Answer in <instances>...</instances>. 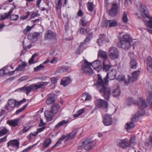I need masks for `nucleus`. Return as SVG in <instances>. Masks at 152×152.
Segmentation results:
<instances>
[{
    "label": "nucleus",
    "mask_w": 152,
    "mask_h": 152,
    "mask_svg": "<svg viewBox=\"0 0 152 152\" xmlns=\"http://www.w3.org/2000/svg\"><path fill=\"white\" fill-rule=\"evenodd\" d=\"M116 72L115 69H112L107 73L104 80L100 75H98V79L96 82L97 88L99 93L102 94L104 99L107 101L109 100L111 94L110 88L106 86L109 82L108 80H111L114 79L116 77Z\"/></svg>",
    "instance_id": "obj_1"
},
{
    "label": "nucleus",
    "mask_w": 152,
    "mask_h": 152,
    "mask_svg": "<svg viewBox=\"0 0 152 152\" xmlns=\"http://www.w3.org/2000/svg\"><path fill=\"white\" fill-rule=\"evenodd\" d=\"M49 82H39L37 83L32 84L29 86H25L20 88L19 89L23 92H25L28 95L31 91H37L39 89H44L49 83Z\"/></svg>",
    "instance_id": "obj_2"
},
{
    "label": "nucleus",
    "mask_w": 152,
    "mask_h": 152,
    "mask_svg": "<svg viewBox=\"0 0 152 152\" xmlns=\"http://www.w3.org/2000/svg\"><path fill=\"white\" fill-rule=\"evenodd\" d=\"M132 41V39L130 35L126 34L120 39V41L117 43V45L118 47L121 48L126 50H128L130 48V43Z\"/></svg>",
    "instance_id": "obj_3"
},
{
    "label": "nucleus",
    "mask_w": 152,
    "mask_h": 152,
    "mask_svg": "<svg viewBox=\"0 0 152 152\" xmlns=\"http://www.w3.org/2000/svg\"><path fill=\"white\" fill-rule=\"evenodd\" d=\"M140 14L144 18H146L149 19L146 24L147 27L150 28H152V17L149 15L148 10L145 5L141 3L140 8Z\"/></svg>",
    "instance_id": "obj_4"
},
{
    "label": "nucleus",
    "mask_w": 152,
    "mask_h": 152,
    "mask_svg": "<svg viewBox=\"0 0 152 152\" xmlns=\"http://www.w3.org/2000/svg\"><path fill=\"white\" fill-rule=\"evenodd\" d=\"M81 64V71L86 75H91L93 73V70L91 67V64L86 60L84 59L80 62Z\"/></svg>",
    "instance_id": "obj_5"
},
{
    "label": "nucleus",
    "mask_w": 152,
    "mask_h": 152,
    "mask_svg": "<svg viewBox=\"0 0 152 152\" xmlns=\"http://www.w3.org/2000/svg\"><path fill=\"white\" fill-rule=\"evenodd\" d=\"M96 142L91 140L89 138H87L85 140L80 144L78 146V148L81 149L85 148V149L88 150L91 149L95 145Z\"/></svg>",
    "instance_id": "obj_6"
},
{
    "label": "nucleus",
    "mask_w": 152,
    "mask_h": 152,
    "mask_svg": "<svg viewBox=\"0 0 152 152\" xmlns=\"http://www.w3.org/2000/svg\"><path fill=\"white\" fill-rule=\"evenodd\" d=\"M77 131L74 130L72 132L63 135L60 138L59 140L53 146V147H56L60 144L63 140L65 139L66 141L71 140L74 138L76 134Z\"/></svg>",
    "instance_id": "obj_7"
},
{
    "label": "nucleus",
    "mask_w": 152,
    "mask_h": 152,
    "mask_svg": "<svg viewBox=\"0 0 152 152\" xmlns=\"http://www.w3.org/2000/svg\"><path fill=\"white\" fill-rule=\"evenodd\" d=\"M137 103V105L139 106L140 110H141L140 111L138 112L137 114L140 116L143 115L145 113V112L143 109L147 107V103L145 102V100L142 98L140 99Z\"/></svg>",
    "instance_id": "obj_8"
},
{
    "label": "nucleus",
    "mask_w": 152,
    "mask_h": 152,
    "mask_svg": "<svg viewBox=\"0 0 152 152\" xmlns=\"http://www.w3.org/2000/svg\"><path fill=\"white\" fill-rule=\"evenodd\" d=\"M26 101V99H23L22 100L18 102L14 99H10L8 101V104L9 107L14 109L16 106L20 105Z\"/></svg>",
    "instance_id": "obj_9"
},
{
    "label": "nucleus",
    "mask_w": 152,
    "mask_h": 152,
    "mask_svg": "<svg viewBox=\"0 0 152 152\" xmlns=\"http://www.w3.org/2000/svg\"><path fill=\"white\" fill-rule=\"evenodd\" d=\"M109 57L111 59H115L119 56L118 51L117 48L115 47H111L109 49Z\"/></svg>",
    "instance_id": "obj_10"
},
{
    "label": "nucleus",
    "mask_w": 152,
    "mask_h": 152,
    "mask_svg": "<svg viewBox=\"0 0 152 152\" xmlns=\"http://www.w3.org/2000/svg\"><path fill=\"white\" fill-rule=\"evenodd\" d=\"M118 7L117 3L112 4L111 9L109 11V15L112 17H114L117 14Z\"/></svg>",
    "instance_id": "obj_11"
},
{
    "label": "nucleus",
    "mask_w": 152,
    "mask_h": 152,
    "mask_svg": "<svg viewBox=\"0 0 152 152\" xmlns=\"http://www.w3.org/2000/svg\"><path fill=\"white\" fill-rule=\"evenodd\" d=\"M129 56L130 60L129 62V66L132 69H136L138 64L134 58V54L133 53H129Z\"/></svg>",
    "instance_id": "obj_12"
},
{
    "label": "nucleus",
    "mask_w": 152,
    "mask_h": 152,
    "mask_svg": "<svg viewBox=\"0 0 152 152\" xmlns=\"http://www.w3.org/2000/svg\"><path fill=\"white\" fill-rule=\"evenodd\" d=\"M102 122L106 126L111 125L113 123V119L111 115L108 114L105 115L103 118Z\"/></svg>",
    "instance_id": "obj_13"
},
{
    "label": "nucleus",
    "mask_w": 152,
    "mask_h": 152,
    "mask_svg": "<svg viewBox=\"0 0 152 152\" xmlns=\"http://www.w3.org/2000/svg\"><path fill=\"white\" fill-rule=\"evenodd\" d=\"M118 146L124 149L126 147L131 146L130 144L125 139L120 140L118 142Z\"/></svg>",
    "instance_id": "obj_14"
},
{
    "label": "nucleus",
    "mask_w": 152,
    "mask_h": 152,
    "mask_svg": "<svg viewBox=\"0 0 152 152\" xmlns=\"http://www.w3.org/2000/svg\"><path fill=\"white\" fill-rule=\"evenodd\" d=\"M19 141L17 139L10 140L7 143V147L11 146L18 149L19 147Z\"/></svg>",
    "instance_id": "obj_15"
},
{
    "label": "nucleus",
    "mask_w": 152,
    "mask_h": 152,
    "mask_svg": "<svg viewBox=\"0 0 152 152\" xmlns=\"http://www.w3.org/2000/svg\"><path fill=\"white\" fill-rule=\"evenodd\" d=\"M40 35V33L38 32H35L33 33L29 34L27 37L28 39L33 40L34 42L38 40V37Z\"/></svg>",
    "instance_id": "obj_16"
},
{
    "label": "nucleus",
    "mask_w": 152,
    "mask_h": 152,
    "mask_svg": "<svg viewBox=\"0 0 152 152\" xmlns=\"http://www.w3.org/2000/svg\"><path fill=\"white\" fill-rule=\"evenodd\" d=\"M96 104L99 108H107L108 103L103 100L98 99L96 100Z\"/></svg>",
    "instance_id": "obj_17"
},
{
    "label": "nucleus",
    "mask_w": 152,
    "mask_h": 152,
    "mask_svg": "<svg viewBox=\"0 0 152 152\" xmlns=\"http://www.w3.org/2000/svg\"><path fill=\"white\" fill-rule=\"evenodd\" d=\"M55 101V94L52 93L48 95V98L46 103L47 104H50L53 103Z\"/></svg>",
    "instance_id": "obj_18"
},
{
    "label": "nucleus",
    "mask_w": 152,
    "mask_h": 152,
    "mask_svg": "<svg viewBox=\"0 0 152 152\" xmlns=\"http://www.w3.org/2000/svg\"><path fill=\"white\" fill-rule=\"evenodd\" d=\"M71 82V79L69 77H64L61 80L60 85L64 86H66L70 84Z\"/></svg>",
    "instance_id": "obj_19"
},
{
    "label": "nucleus",
    "mask_w": 152,
    "mask_h": 152,
    "mask_svg": "<svg viewBox=\"0 0 152 152\" xmlns=\"http://www.w3.org/2000/svg\"><path fill=\"white\" fill-rule=\"evenodd\" d=\"M14 10V8H11L9 11L8 13H5L3 14H0L1 20H4L8 18L10 15L13 12Z\"/></svg>",
    "instance_id": "obj_20"
},
{
    "label": "nucleus",
    "mask_w": 152,
    "mask_h": 152,
    "mask_svg": "<svg viewBox=\"0 0 152 152\" xmlns=\"http://www.w3.org/2000/svg\"><path fill=\"white\" fill-rule=\"evenodd\" d=\"M19 119H16L15 120H8L7 122V123L10 126L15 127L18 125Z\"/></svg>",
    "instance_id": "obj_21"
},
{
    "label": "nucleus",
    "mask_w": 152,
    "mask_h": 152,
    "mask_svg": "<svg viewBox=\"0 0 152 152\" xmlns=\"http://www.w3.org/2000/svg\"><path fill=\"white\" fill-rule=\"evenodd\" d=\"M104 23L106 26H109L111 27L115 26L118 25V23L115 20H108L105 21Z\"/></svg>",
    "instance_id": "obj_22"
},
{
    "label": "nucleus",
    "mask_w": 152,
    "mask_h": 152,
    "mask_svg": "<svg viewBox=\"0 0 152 152\" xmlns=\"http://www.w3.org/2000/svg\"><path fill=\"white\" fill-rule=\"evenodd\" d=\"M103 70L106 72L108 71L111 66V65L110 64L108 60L103 61Z\"/></svg>",
    "instance_id": "obj_23"
},
{
    "label": "nucleus",
    "mask_w": 152,
    "mask_h": 152,
    "mask_svg": "<svg viewBox=\"0 0 152 152\" xmlns=\"http://www.w3.org/2000/svg\"><path fill=\"white\" fill-rule=\"evenodd\" d=\"M60 108L59 104H54L52 106L51 111L52 114H56L58 112Z\"/></svg>",
    "instance_id": "obj_24"
},
{
    "label": "nucleus",
    "mask_w": 152,
    "mask_h": 152,
    "mask_svg": "<svg viewBox=\"0 0 152 152\" xmlns=\"http://www.w3.org/2000/svg\"><path fill=\"white\" fill-rule=\"evenodd\" d=\"M53 114L51 110H47L45 112V117L48 121H50L52 120L53 117Z\"/></svg>",
    "instance_id": "obj_25"
},
{
    "label": "nucleus",
    "mask_w": 152,
    "mask_h": 152,
    "mask_svg": "<svg viewBox=\"0 0 152 152\" xmlns=\"http://www.w3.org/2000/svg\"><path fill=\"white\" fill-rule=\"evenodd\" d=\"M140 71L139 70L133 72L132 77V82H133L137 80Z\"/></svg>",
    "instance_id": "obj_26"
},
{
    "label": "nucleus",
    "mask_w": 152,
    "mask_h": 152,
    "mask_svg": "<svg viewBox=\"0 0 152 152\" xmlns=\"http://www.w3.org/2000/svg\"><path fill=\"white\" fill-rule=\"evenodd\" d=\"M106 36L104 34H101L99 36L98 43L99 46H102L105 40Z\"/></svg>",
    "instance_id": "obj_27"
},
{
    "label": "nucleus",
    "mask_w": 152,
    "mask_h": 152,
    "mask_svg": "<svg viewBox=\"0 0 152 152\" xmlns=\"http://www.w3.org/2000/svg\"><path fill=\"white\" fill-rule=\"evenodd\" d=\"M70 70V68L68 66H62L59 67L56 71L57 73H62L68 72Z\"/></svg>",
    "instance_id": "obj_28"
},
{
    "label": "nucleus",
    "mask_w": 152,
    "mask_h": 152,
    "mask_svg": "<svg viewBox=\"0 0 152 152\" xmlns=\"http://www.w3.org/2000/svg\"><path fill=\"white\" fill-rule=\"evenodd\" d=\"M98 56L103 59V61L105 60H108L107 59V56L106 52L102 50H100L98 53Z\"/></svg>",
    "instance_id": "obj_29"
},
{
    "label": "nucleus",
    "mask_w": 152,
    "mask_h": 152,
    "mask_svg": "<svg viewBox=\"0 0 152 152\" xmlns=\"http://www.w3.org/2000/svg\"><path fill=\"white\" fill-rule=\"evenodd\" d=\"M87 34L86 37V39L84 40L83 42L81 43L82 44H85L87 42L89 41L93 37V35L92 32L90 31Z\"/></svg>",
    "instance_id": "obj_30"
},
{
    "label": "nucleus",
    "mask_w": 152,
    "mask_h": 152,
    "mask_svg": "<svg viewBox=\"0 0 152 152\" xmlns=\"http://www.w3.org/2000/svg\"><path fill=\"white\" fill-rule=\"evenodd\" d=\"M147 99L150 104V106L152 108V91H149L147 94Z\"/></svg>",
    "instance_id": "obj_31"
},
{
    "label": "nucleus",
    "mask_w": 152,
    "mask_h": 152,
    "mask_svg": "<svg viewBox=\"0 0 152 152\" xmlns=\"http://www.w3.org/2000/svg\"><path fill=\"white\" fill-rule=\"evenodd\" d=\"M51 142L52 140L50 138H46L42 144L43 147L44 148H47L50 145Z\"/></svg>",
    "instance_id": "obj_32"
},
{
    "label": "nucleus",
    "mask_w": 152,
    "mask_h": 152,
    "mask_svg": "<svg viewBox=\"0 0 152 152\" xmlns=\"http://www.w3.org/2000/svg\"><path fill=\"white\" fill-rule=\"evenodd\" d=\"M87 7L88 10L90 12H92L93 11L94 4H93V1L90 0L87 3Z\"/></svg>",
    "instance_id": "obj_33"
},
{
    "label": "nucleus",
    "mask_w": 152,
    "mask_h": 152,
    "mask_svg": "<svg viewBox=\"0 0 152 152\" xmlns=\"http://www.w3.org/2000/svg\"><path fill=\"white\" fill-rule=\"evenodd\" d=\"M147 70L149 71L150 69H152V58L150 57H148L147 58Z\"/></svg>",
    "instance_id": "obj_34"
},
{
    "label": "nucleus",
    "mask_w": 152,
    "mask_h": 152,
    "mask_svg": "<svg viewBox=\"0 0 152 152\" xmlns=\"http://www.w3.org/2000/svg\"><path fill=\"white\" fill-rule=\"evenodd\" d=\"M45 37L48 39H52L55 36L53 32L51 30H48L46 31L45 35Z\"/></svg>",
    "instance_id": "obj_35"
},
{
    "label": "nucleus",
    "mask_w": 152,
    "mask_h": 152,
    "mask_svg": "<svg viewBox=\"0 0 152 152\" xmlns=\"http://www.w3.org/2000/svg\"><path fill=\"white\" fill-rule=\"evenodd\" d=\"M115 86L117 88L113 90L112 93V94L114 96L117 97L120 95L121 91L118 86L116 85Z\"/></svg>",
    "instance_id": "obj_36"
},
{
    "label": "nucleus",
    "mask_w": 152,
    "mask_h": 152,
    "mask_svg": "<svg viewBox=\"0 0 152 152\" xmlns=\"http://www.w3.org/2000/svg\"><path fill=\"white\" fill-rule=\"evenodd\" d=\"M91 64V66L93 68H98V66H101V62L99 60H96Z\"/></svg>",
    "instance_id": "obj_37"
},
{
    "label": "nucleus",
    "mask_w": 152,
    "mask_h": 152,
    "mask_svg": "<svg viewBox=\"0 0 152 152\" xmlns=\"http://www.w3.org/2000/svg\"><path fill=\"white\" fill-rule=\"evenodd\" d=\"M137 102L134 100L133 98H129L128 99L127 103V105L130 106L132 104H137Z\"/></svg>",
    "instance_id": "obj_38"
},
{
    "label": "nucleus",
    "mask_w": 152,
    "mask_h": 152,
    "mask_svg": "<svg viewBox=\"0 0 152 152\" xmlns=\"http://www.w3.org/2000/svg\"><path fill=\"white\" fill-rule=\"evenodd\" d=\"M68 122V121H65V120H62L61 121L59 122L55 126V127L56 128H58L60 126H63L64 125L66 124Z\"/></svg>",
    "instance_id": "obj_39"
},
{
    "label": "nucleus",
    "mask_w": 152,
    "mask_h": 152,
    "mask_svg": "<svg viewBox=\"0 0 152 152\" xmlns=\"http://www.w3.org/2000/svg\"><path fill=\"white\" fill-rule=\"evenodd\" d=\"M134 125L133 122L131 121L129 123H127L125 127L127 129H129L134 127Z\"/></svg>",
    "instance_id": "obj_40"
},
{
    "label": "nucleus",
    "mask_w": 152,
    "mask_h": 152,
    "mask_svg": "<svg viewBox=\"0 0 152 152\" xmlns=\"http://www.w3.org/2000/svg\"><path fill=\"white\" fill-rule=\"evenodd\" d=\"M79 31L80 33L83 34H85L90 31V30L89 28H87L85 29L83 28H80L79 29Z\"/></svg>",
    "instance_id": "obj_41"
},
{
    "label": "nucleus",
    "mask_w": 152,
    "mask_h": 152,
    "mask_svg": "<svg viewBox=\"0 0 152 152\" xmlns=\"http://www.w3.org/2000/svg\"><path fill=\"white\" fill-rule=\"evenodd\" d=\"M8 130L6 127H4L0 130V137L7 133Z\"/></svg>",
    "instance_id": "obj_42"
},
{
    "label": "nucleus",
    "mask_w": 152,
    "mask_h": 152,
    "mask_svg": "<svg viewBox=\"0 0 152 152\" xmlns=\"http://www.w3.org/2000/svg\"><path fill=\"white\" fill-rule=\"evenodd\" d=\"M123 13L122 20L124 23H126L128 21L127 15L125 12H124Z\"/></svg>",
    "instance_id": "obj_43"
},
{
    "label": "nucleus",
    "mask_w": 152,
    "mask_h": 152,
    "mask_svg": "<svg viewBox=\"0 0 152 152\" xmlns=\"http://www.w3.org/2000/svg\"><path fill=\"white\" fill-rule=\"evenodd\" d=\"M8 69L5 66L4 67L3 69L0 70V76H2L5 74H7Z\"/></svg>",
    "instance_id": "obj_44"
},
{
    "label": "nucleus",
    "mask_w": 152,
    "mask_h": 152,
    "mask_svg": "<svg viewBox=\"0 0 152 152\" xmlns=\"http://www.w3.org/2000/svg\"><path fill=\"white\" fill-rule=\"evenodd\" d=\"M85 112V110L82 109L79 110L77 112L73 115L74 117H77L81 115Z\"/></svg>",
    "instance_id": "obj_45"
},
{
    "label": "nucleus",
    "mask_w": 152,
    "mask_h": 152,
    "mask_svg": "<svg viewBox=\"0 0 152 152\" xmlns=\"http://www.w3.org/2000/svg\"><path fill=\"white\" fill-rule=\"evenodd\" d=\"M28 104L27 103L25 105L23 106V107L21 108H19L18 110H16V114H18L20 113H21V112L23 111L27 107Z\"/></svg>",
    "instance_id": "obj_46"
},
{
    "label": "nucleus",
    "mask_w": 152,
    "mask_h": 152,
    "mask_svg": "<svg viewBox=\"0 0 152 152\" xmlns=\"http://www.w3.org/2000/svg\"><path fill=\"white\" fill-rule=\"evenodd\" d=\"M19 18L18 15L12 14L10 16V19L12 20H17Z\"/></svg>",
    "instance_id": "obj_47"
},
{
    "label": "nucleus",
    "mask_w": 152,
    "mask_h": 152,
    "mask_svg": "<svg viewBox=\"0 0 152 152\" xmlns=\"http://www.w3.org/2000/svg\"><path fill=\"white\" fill-rule=\"evenodd\" d=\"M125 77L123 75H120L116 78V79L119 81H123L125 80Z\"/></svg>",
    "instance_id": "obj_48"
},
{
    "label": "nucleus",
    "mask_w": 152,
    "mask_h": 152,
    "mask_svg": "<svg viewBox=\"0 0 152 152\" xmlns=\"http://www.w3.org/2000/svg\"><path fill=\"white\" fill-rule=\"evenodd\" d=\"M44 67V66L42 64H40L39 66L35 67L34 68V70L35 71L37 72L40 70Z\"/></svg>",
    "instance_id": "obj_49"
},
{
    "label": "nucleus",
    "mask_w": 152,
    "mask_h": 152,
    "mask_svg": "<svg viewBox=\"0 0 152 152\" xmlns=\"http://www.w3.org/2000/svg\"><path fill=\"white\" fill-rule=\"evenodd\" d=\"M33 27H30L29 26H28L26 28L24 29L23 31V33L24 34H27L28 32Z\"/></svg>",
    "instance_id": "obj_50"
},
{
    "label": "nucleus",
    "mask_w": 152,
    "mask_h": 152,
    "mask_svg": "<svg viewBox=\"0 0 152 152\" xmlns=\"http://www.w3.org/2000/svg\"><path fill=\"white\" fill-rule=\"evenodd\" d=\"M29 128L30 127L29 126H24L23 128L19 132V134L21 135L23 133L27 132Z\"/></svg>",
    "instance_id": "obj_51"
},
{
    "label": "nucleus",
    "mask_w": 152,
    "mask_h": 152,
    "mask_svg": "<svg viewBox=\"0 0 152 152\" xmlns=\"http://www.w3.org/2000/svg\"><path fill=\"white\" fill-rule=\"evenodd\" d=\"M136 137L134 135H132L130 138V142L134 144L136 143Z\"/></svg>",
    "instance_id": "obj_52"
},
{
    "label": "nucleus",
    "mask_w": 152,
    "mask_h": 152,
    "mask_svg": "<svg viewBox=\"0 0 152 152\" xmlns=\"http://www.w3.org/2000/svg\"><path fill=\"white\" fill-rule=\"evenodd\" d=\"M139 117L140 116L137 113L135 114L133 117L131 121L133 122H136L138 120Z\"/></svg>",
    "instance_id": "obj_53"
},
{
    "label": "nucleus",
    "mask_w": 152,
    "mask_h": 152,
    "mask_svg": "<svg viewBox=\"0 0 152 152\" xmlns=\"http://www.w3.org/2000/svg\"><path fill=\"white\" fill-rule=\"evenodd\" d=\"M81 24L83 26H85L87 24V22L85 18H83L80 20Z\"/></svg>",
    "instance_id": "obj_54"
},
{
    "label": "nucleus",
    "mask_w": 152,
    "mask_h": 152,
    "mask_svg": "<svg viewBox=\"0 0 152 152\" xmlns=\"http://www.w3.org/2000/svg\"><path fill=\"white\" fill-rule=\"evenodd\" d=\"M26 15H23L21 16L20 18V19L24 20L27 19L30 15V12H26Z\"/></svg>",
    "instance_id": "obj_55"
},
{
    "label": "nucleus",
    "mask_w": 152,
    "mask_h": 152,
    "mask_svg": "<svg viewBox=\"0 0 152 152\" xmlns=\"http://www.w3.org/2000/svg\"><path fill=\"white\" fill-rule=\"evenodd\" d=\"M37 56V55L36 53H35L34 55H33L32 56L31 58L29 59L28 61V63L29 64H31L33 63L34 61V57Z\"/></svg>",
    "instance_id": "obj_56"
},
{
    "label": "nucleus",
    "mask_w": 152,
    "mask_h": 152,
    "mask_svg": "<svg viewBox=\"0 0 152 152\" xmlns=\"http://www.w3.org/2000/svg\"><path fill=\"white\" fill-rule=\"evenodd\" d=\"M131 76L130 75H128V79L127 80H124V83L126 85H128L130 83L131 79Z\"/></svg>",
    "instance_id": "obj_57"
},
{
    "label": "nucleus",
    "mask_w": 152,
    "mask_h": 152,
    "mask_svg": "<svg viewBox=\"0 0 152 152\" xmlns=\"http://www.w3.org/2000/svg\"><path fill=\"white\" fill-rule=\"evenodd\" d=\"M50 81L52 84H55L57 82V79L56 77H53L51 78Z\"/></svg>",
    "instance_id": "obj_58"
},
{
    "label": "nucleus",
    "mask_w": 152,
    "mask_h": 152,
    "mask_svg": "<svg viewBox=\"0 0 152 152\" xmlns=\"http://www.w3.org/2000/svg\"><path fill=\"white\" fill-rule=\"evenodd\" d=\"M86 92H85L83 94V96H86L85 99V101L89 100L91 99V96L89 95H87V94H86Z\"/></svg>",
    "instance_id": "obj_59"
},
{
    "label": "nucleus",
    "mask_w": 152,
    "mask_h": 152,
    "mask_svg": "<svg viewBox=\"0 0 152 152\" xmlns=\"http://www.w3.org/2000/svg\"><path fill=\"white\" fill-rule=\"evenodd\" d=\"M62 5V0H58V1L57 6L56 7V9L58 10L60 9Z\"/></svg>",
    "instance_id": "obj_60"
},
{
    "label": "nucleus",
    "mask_w": 152,
    "mask_h": 152,
    "mask_svg": "<svg viewBox=\"0 0 152 152\" xmlns=\"http://www.w3.org/2000/svg\"><path fill=\"white\" fill-rule=\"evenodd\" d=\"M34 145H33L31 146H30L29 147L26 148L24 149L22 152H27L28 151L31 150Z\"/></svg>",
    "instance_id": "obj_61"
},
{
    "label": "nucleus",
    "mask_w": 152,
    "mask_h": 152,
    "mask_svg": "<svg viewBox=\"0 0 152 152\" xmlns=\"http://www.w3.org/2000/svg\"><path fill=\"white\" fill-rule=\"evenodd\" d=\"M24 68V67H23V66L21 65H18V67L15 69V70H16V71L22 70Z\"/></svg>",
    "instance_id": "obj_62"
},
{
    "label": "nucleus",
    "mask_w": 152,
    "mask_h": 152,
    "mask_svg": "<svg viewBox=\"0 0 152 152\" xmlns=\"http://www.w3.org/2000/svg\"><path fill=\"white\" fill-rule=\"evenodd\" d=\"M57 58L54 57L50 61V63L51 64H55L57 62Z\"/></svg>",
    "instance_id": "obj_63"
},
{
    "label": "nucleus",
    "mask_w": 152,
    "mask_h": 152,
    "mask_svg": "<svg viewBox=\"0 0 152 152\" xmlns=\"http://www.w3.org/2000/svg\"><path fill=\"white\" fill-rule=\"evenodd\" d=\"M40 19H35V20H32L31 21V22L33 23H34V24L32 26V27H33L35 25V24L37 23H38L39 20H40Z\"/></svg>",
    "instance_id": "obj_64"
}]
</instances>
